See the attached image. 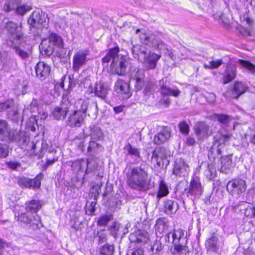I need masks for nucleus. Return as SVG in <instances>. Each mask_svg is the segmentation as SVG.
<instances>
[{"label": "nucleus", "mask_w": 255, "mask_h": 255, "mask_svg": "<svg viewBox=\"0 0 255 255\" xmlns=\"http://www.w3.org/2000/svg\"><path fill=\"white\" fill-rule=\"evenodd\" d=\"M119 47L111 49L102 58V62L105 66H108L111 62L112 72L119 75H123L127 72L128 61L125 57L119 54Z\"/></svg>", "instance_id": "20e7f679"}, {"label": "nucleus", "mask_w": 255, "mask_h": 255, "mask_svg": "<svg viewBox=\"0 0 255 255\" xmlns=\"http://www.w3.org/2000/svg\"><path fill=\"white\" fill-rule=\"evenodd\" d=\"M98 241L100 243H103L107 241V237L105 233H100L98 235Z\"/></svg>", "instance_id": "338daca9"}, {"label": "nucleus", "mask_w": 255, "mask_h": 255, "mask_svg": "<svg viewBox=\"0 0 255 255\" xmlns=\"http://www.w3.org/2000/svg\"><path fill=\"white\" fill-rule=\"evenodd\" d=\"M126 177L128 186L139 192H145L154 186V182L148 177L147 170L141 166L129 168Z\"/></svg>", "instance_id": "f257e3e1"}, {"label": "nucleus", "mask_w": 255, "mask_h": 255, "mask_svg": "<svg viewBox=\"0 0 255 255\" xmlns=\"http://www.w3.org/2000/svg\"><path fill=\"white\" fill-rule=\"evenodd\" d=\"M20 2L21 0H6L3 6V9L5 12L14 10Z\"/></svg>", "instance_id": "f704fd0d"}, {"label": "nucleus", "mask_w": 255, "mask_h": 255, "mask_svg": "<svg viewBox=\"0 0 255 255\" xmlns=\"http://www.w3.org/2000/svg\"><path fill=\"white\" fill-rule=\"evenodd\" d=\"M48 22L49 19L47 18V15L42 11L40 12L39 10L34 11L27 21L28 24L30 26L37 28L40 26L46 27Z\"/></svg>", "instance_id": "ddd939ff"}, {"label": "nucleus", "mask_w": 255, "mask_h": 255, "mask_svg": "<svg viewBox=\"0 0 255 255\" xmlns=\"http://www.w3.org/2000/svg\"><path fill=\"white\" fill-rule=\"evenodd\" d=\"M120 228V224L118 223H114L110 228L109 231L111 234L116 238L118 235L119 229Z\"/></svg>", "instance_id": "8fccbe9b"}, {"label": "nucleus", "mask_w": 255, "mask_h": 255, "mask_svg": "<svg viewBox=\"0 0 255 255\" xmlns=\"http://www.w3.org/2000/svg\"><path fill=\"white\" fill-rule=\"evenodd\" d=\"M163 206L164 212L168 215L176 213L178 208L177 203L172 200H166L164 202Z\"/></svg>", "instance_id": "2f4dec72"}, {"label": "nucleus", "mask_w": 255, "mask_h": 255, "mask_svg": "<svg viewBox=\"0 0 255 255\" xmlns=\"http://www.w3.org/2000/svg\"><path fill=\"white\" fill-rule=\"evenodd\" d=\"M165 243H171L173 248L171 252L174 255H192L191 251L186 246L187 240L184 237V232L181 229H174L172 232L166 234L163 237Z\"/></svg>", "instance_id": "f03ea898"}, {"label": "nucleus", "mask_w": 255, "mask_h": 255, "mask_svg": "<svg viewBox=\"0 0 255 255\" xmlns=\"http://www.w3.org/2000/svg\"><path fill=\"white\" fill-rule=\"evenodd\" d=\"M102 132L101 129L97 126H93L91 127L90 136L91 140H97L102 136Z\"/></svg>", "instance_id": "58836bf2"}, {"label": "nucleus", "mask_w": 255, "mask_h": 255, "mask_svg": "<svg viewBox=\"0 0 255 255\" xmlns=\"http://www.w3.org/2000/svg\"><path fill=\"white\" fill-rule=\"evenodd\" d=\"M76 84V80L74 78V75H70L69 76V82H68V90L73 88Z\"/></svg>", "instance_id": "680f3d73"}, {"label": "nucleus", "mask_w": 255, "mask_h": 255, "mask_svg": "<svg viewBox=\"0 0 255 255\" xmlns=\"http://www.w3.org/2000/svg\"><path fill=\"white\" fill-rule=\"evenodd\" d=\"M151 47L158 49H162L165 48L166 45L162 41L159 40L155 36V39L152 41Z\"/></svg>", "instance_id": "09e8293b"}, {"label": "nucleus", "mask_w": 255, "mask_h": 255, "mask_svg": "<svg viewBox=\"0 0 255 255\" xmlns=\"http://www.w3.org/2000/svg\"><path fill=\"white\" fill-rule=\"evenodd\" d=\"M96 204H97V203L95 201L91 202L90 203H88L86 204V212L87 214H88L89 215H92L94 213V212L96 210L95 206H96Z\"/></svg>", "instance_id": "49530a36"}, {"label": "nucleus", "mask_w": 255, "mask_h": 255, "mask_svg": "<svg viewBox=\"0 0 255 255\" xmlns=\"http://www.w3.org/2000/svg\"><path fill=\"white\" fill-rule=\"evenodd\" d=\"M179 128L182 133L187 134L189 133V126L185 122H181L179 124Z\"/></svg>", "instance_id": "864d4df0"}, {"label": "nucleus", "mask_w": 255, "mask_h": 255, "mask_svg": "<svg viewBox=\"0 0 255 255\" xmlns=\"http://www.w3.org/2000/svg\"><path fill=\"white\" fill-rule=\"evenodd\" d=\"M140 39L141 42L143 43V44L148 45L149 47H151L152 44V41L155 39V36L151 35L149 36L145 32V30L144 31H142V32L139 35Z\"/></svg>", "instance_id": "e433bc0d"}, {"label": "nucleus", "mask_w": 255, "mask_h": 255, "mask_svg": "<svg viewBox=\"0 0 255 255\" xmlns=\"http://www.w3.org/2000/svg\"><path fill=\"white\" fill-rule=\"evenodd\" d=\"M226 188L227 191L232 196H239L246 191V182L242 179H235L228 183Z\"/></svg>", "instance_id": "f8f14e48"}, {"label": "nucleus", "mask_w": 255, "mask_h": 255, "mask_svg": "<svg viewBox=\"0 0 255 255\" xmlns=\"http://www.w3.org/2000/svg\"><path fill=\"white\" fill-rule=\"evenodd\" d=\"M236 70L234 66L230 65L227 67L226 75L223 78V82L227 84L232 81L236 77Z\"/></svg>", "instance_id": "473e14b6"}, {"label": "nucleus", "mask_w": 255, "mask_h": 255, "mask_svg": "<svg viewBox=\"0 0 255 255\" xmlns=\"http://www.w3.org/2000/svg\"><path fill=\"white\" fill-rule=\"evenodd\" d=\"M115 91L120 94L124 99H128L132 95L129 84L124 80H119L115 85Z\"/></svg>", "instance_id": "a211bd4d"}, {"label": "nucleus", "mask_w": 255, "mask_h": 255, "mask_svg": "<svg viewBox=\"0 0 255 255\" xmlns=\"http://www.w3.org/2000/svg\"><path fill=\"white\" fill-rule=\"evenodd\" d=\"M221 164L220 171L225 174L230 173L233 167L231 155L221 157Z\"/></svg>", "instance_id": "c85d7f7f"}, {"label": "nucleus", "mask_w": 255, "mask_h": 255, "mask_svg": "<svg viewBox=\"0 0 255 255\" xmlns=\"http://www.w3.org/2000/svg\"><path fill=\"white\" fill-rule=\"evenodd\" d=\"M130 80L135 81L134 87L136 91H140L144 86L145 77L144 70L135 68L130 72Z\"/></svg>", "instance_id": "f3484780"}, {"label": "nucleus", "mask_w": 255, "mask_h": 255, "mask_svg": "<svg viewBox=\"0 0 255 255\" xmlns=\"http://www.w3.org/2000/svg\"><path fill=\"white\" fill-rule=\"evenodd\" d=\"M245 215L250 218L254 217L255 216V207L250 206L247 208Z\"/></svg>", "instance_id": "4d7b16f0"}, {"label": "nucleus", "mask_w": 255, "mask_h": 255, "mask_svg": "<svg viewBox=\"0 0 255 255\" xmlns=\"http://www.w3.org/2000/svg\"><path fill=\"white\" fill-rule=\"evenodd\" d=\"M170 137V132L167 128H164L162 130L154 136L153 142L155 144L159 145L164 143Z\"/></svg>", "instance_id": "bb28decb"}, {"label": "nucleus", "mask_w": 255, "mask_h": 255, "mask_svg": "<svg viewBox=\"0 0 255 255\" xmlns=\"http://www.w3.org/2000/svg\"><path fill=\"white\" fill-rule=\"evenodd\" d=\"M210 62L212 69L217 68L220 67L223 63V61L221 59L217 60L216 61L213 60Z\"/></svg>", "instance_id": "e2e57ef3"}, {"label": "nucleus", "mask_w": 255, "mask_h": 255, "mask_svg": "<svg viewBox=\"0 0 255 255\" xmlns=\"http://www.w3.org/2000/svg\"><path fill=\"white\" fill-rule=\"evenodd\" d=\"M109 91L108 85L100 81L95 84L94 87V93L98 97L102 99H106Z\"/></svg>", "instance_id": "a878e982"}, {"label": "nucleus", "mask_w": 255, "mask_h": 255, "mask_svg": "<svg viewBox=\"0 0 255 255\" xmlns=\"http://www.w3.org/2000/svg\"><path fill=\"white\" fill-rule=\"evenodd\" d=\"M128 255H144L143 249L141 248H134L129 250Z\"/></svg>", "instance_id": "6e6d98bb"}, {"label": "nucleus", "mask_w": 255, "mask_h": 255, "mask_svg": "<svg viewBox=\"0 0 255 255\" xmlns=\"http://www.w3.org/2000/svg\"><path fill=\"white\" fill-rule=\"evenodd\" d=\"M8 117L11 121L16 122L19 120V114L16 109H13L8 112Z\"/></svg>", "instance_id": "de8ad7c7"}, {"label": "nucleus", "mask_w": 255, "mask_h": 255, "mask_svg": "<svg viewBox=\"0 0 255 255\" xmlns=\"http://www.w3.org/2000/svg\"><path fill=\"white\" fill-rule=\"evenodd\" d=\"M14 102L12 100H8L4 102L0 103V112L4 111L13 107Z\"/></svg>", "instance_id": "a18cd8bd"}, {"label": "nucleus", "mask_w": 255, "mask_h": 255, "mask_svg": "<svg viewBox=\"0 0 255 255\" xmlns=\"http://www.w3.org/2000/svg\"><path fill=\"white\" fill-rule=\"evenodd\" d=\"M115 251L113 245L105 244L100 249L101 255H113Z\"/></svg>", "instance_id": "ea45409f"}, {"label": "nucleus", "mask_w": 255, "mask_h": 255, "mask_svg": "<svg viewBox=\"0 0 255 255\" xmlns=\"http://www.w3.org/2000/svg\"><path fill=\"white\" fill-rule=\"evenodd\" d=\"M6 164L8 168L13 170H16L17 168L20 167L21 166L20 163L13 161L6 162Z\"/></svg>", "instance_id": "052dcab7"}, {"label": "nucleus", "mask_w": 255, "mask_h": 255, "mask_svg": "<svg viewBox=\"0 0 255 255\" xmlns=\"http://www.w3.org/2000/svg\"><path fill=\"white\" fill-rule=\"evenodd\" d=\"M63 47V40L60 36L55 33H51L47 39H43L39 46L42 55H51L56 48Z\"/></svg>", "instance_id": "0eeeda50"}, {"label": "nucleus", "mask_w": 255, "mask_h": 255, "mask_svg": "<svg viewBox=\"0 0 255 255\" xmlns=\"http://www.w3.org/2000/svg\"><path fill=\"white\" fill-rule=\"evenodd\" d=\"M248 89L247 85L241 82L237 81L235 83L232 89V96L237 99L245 93Z\"/></svg>", "instance_id": "cd10ccee"}, {"label": "nucleus", "mask_w": 255, "mask_h": 255, "mask_svg": "<svg viewBox=\"0 0 255 255\" xmlns=\"http://www.w3.org/2000/svg\"><path fill=\"white\" fill-rule=\"evenodd\" d=\"M215 118L221 124L227 125L231 121V116L224 114H216Z\"/></svg>", "instance_id": "79ce46f5"}, {"label": "nucleus", "mask_w": 255, "mask_h": 255, "mask_svg": "<svg viewBox=\"0 0 255 255\" xmlns=\"http://www.w3.org/2000/svg\"><path fill=\"white\" fill-rule=\"evenodd\" d=\"M168 223L167 220L164 218H160L156 221L155 225V229L159 233H162L168 228Z\"/></svg>", "instance_id": "4c0bfd02"}, {"label": "nucleus", "mask_w": 255, "mask_h": 255, "mask_svg": "<svg viewBox=\"0 0 255 255\" xmlns=\"http://www.w3.org/2000/svg\"><path fill=\"white\" fill-rule=\"evenodd\" d=\"M68 112V110L66 107H56L52 112V116L56 120L64 119Z\"/></svg>", "instance_id": "72a5a7b5"}, {"label": "nucleus", "mask_w": 255, "mask_h": 255, "mask_svg": "<svg viewBox=\"0 0 255 255\" xmlns=\"http://www.w3.org/2000/svg\"><path fill=\"white\" fill-rule=\"evenodd\" d=\"M126 148L128 154L135 156H139V152L138 149L132 147L129 143L126 145Z\"/></svg>", "instance_id": "603ef678"}, {"label": "nucleus", "mask_w": 255, "mask_h": 255, "mask_svg": "<svg viewBox=\"0 0 255 255\" xmlns=\"http://www.w3.org/2000/svg\"><path fill=\"white\" fill-rule=\"evenodd\" d=\"M15 8L16 12L18 14L23 15L29 11L31 9V7L25 4L20 5L19 3Z\"/></svg>", "instance_id": "37998d69"}, {"label": "nucleus", "mask_w": 255, "mask_h": 255, "mask_svg": "<svg viewBox=\"0 0 255 255\" xmlns=\"http://www.w3.org/2000/svg\"><path fill=\"white\" fill-rule=\"evenodd\" d=\"M90 163L91 164L84 159L69 162V165L71 166L73 173L77 175H85L92 172L93 168L90 167ZM92 163L93 164V163L92 162Z\"/></svg>", "instance_id": "9b49d317"}, {"label": "nucleus", "mask_w": 255, "mask_h": 255, "mask_svg": "<svg viewBox=\"0 0 255 255\" xmlns=\"http://www.w3.org/2000/svg\"><path fill=\"white\" fill-rule=\"evenodd\" d=\"M186 143L188 145H193L195 143V139L193 137L191 136H188L187 138Z\"/></svg>", "instance_id": "774afa93"}, {"label": "nucleus", "mask_w": 255, "mask_h": 255, "mask_svg": "<svg viewBox=\"0 0 255 255\" xmlns=\"http://www.w3.org/2000/svg\"><path fill=\"white\" fill-rule=\"evenodd\" d=\"M89 52L88 50H80L76 52L73 58V70L75 72H78L80 69L84 66L89 60L90 58L88 57Z\"/></svg>", "instance_id": "2eb2a0df"}, {"label": "nucleus", "mask_w": 255, "mask_h": 255, "mask_svg": "<svg viewBox=\"0 0 255 255\" xmlns=\"http://www.w3.org/2000/svg\"><path fill=\"white\" fill-rule=\"evenodd\" d=\"M160 57V55L153 52L149 53L147 57L140 61L143 63L147 70H152L155 68L157 63Z\"/></svg>", "instance_id": "5701e85b"}, {"label": "nucleus", "mask_w": 255, "mask_h": 255, "mask_svg": "<svg viewBox=\"0 0 255 255\" xmlns=\"http://www.w3.org/2000/svg\"><path fill=\"white\" fill-rule=\"evenodd\" d=\"M189 167L184 161L181 159L176 160L173 168V174L178 177H185L188 175Z\"/></svg>", "instance_id": "412c9836"}, {"label": "nucleus", "mask_w": 255, "mask_h": 255, "mask_svg": "<svg viewBox=\"0 0 255 255\" xmlns=\"http://www.w3.org/2000/svg\"><path fill=\"white\" fill-rule=\"evenodd\" d=\"M8 245L7 243L0 239V255H3V250L6 248L8 247Z\"/></svg>", "instance_id": "69168bd1"}, {"label": "nucleus", "mask_w": 255, "mask_h": 255, "mask_svg": "<svg viewBox=\"0 0 255 255\" xmlns=\"http://www.w3.org/2000/svg\"><path fill=\"white\" fill-rule=\"evenodd\" d=\"M40 207L41 205L39 202L35 200L30 201L26 207V211L33 215L34 224L40 223V217L37 214V212Z\"/></svg>", "instance_id": "4be33fe9"}, {"label": "nucleus", "mask_w": 255, "mask_h": 255, "mask_svg": "<svg viewBox=\"0 0 255 255\" xmlns=\"http://www.w3.org/2000/svg\"><path fill=\"white\" fill-rule=\"evenodd\" d=\"M238 63L242 67L246 68L251 73L255 74V65L252 63L242 60H239Z\"/></svg>", "instance_id": "a19ab883"}, {"label": "nucleus", "mask_w": 255, "mask_h": 255, "mask_svg": "<svg viewBox=\"0 0 255 255\" xmlns=\"http://www.w3.org/2000/svg\"><path fill=\"white\" fill-rule=\"evenodd\" d=\"M129 240L130 242H136L137 243H145L146 241V239L144 237L143 239L137 237L134 234H131L129 236Z\"/></svg>", "instance_id": "5fc2aeb1"}, {"label": "nucleus", "mask_w": 255, "mask_h": 255, "mask_svg": "<svg viewBox=\"0 0 255 255\" xmlns=\"http://www.w3.org/2000/svg\"><path fill=\"white\" fill-rule=\"evenodd\" d=\"M29 137L24 131L10 129L8 123L0 119V140L8 142H15L19 145H24L29 141Z\"/></svg>", "instance_id": "7ed1b4c3"}, {"label": "nucleus", "mask_w": 255, "mask_h": 255, "mask_svg": "<svg viewBox=\"0 0 255 255\" xmlns=\"http://www.w3.org/2000/svg\"><path fill=\"white\" fill-rule=\"evenodd\" d=\"M203 191V187L197 177L193 178L189 186L185 189L187 197L191 199L199 198L202 194Z\"/></svg>", "instance_id": "1a4fd4ad"}, {"label": "nucleus", "mask_w": 255, "mask_h": 255, "mask_svg": "<svg viewBox=\"0 0 255 255\" xmlns=\"http://www.w3.org/2000/svg\"><path fill=\"white\" fill-rule=\"evenodd\" d=\"M166 78L161 79L158 82V86L154 79H149L144 83L143 93L145 94H153L157 89H159L161 95L164 96H173L177 97L180 93L178 89H172L167 85Z\"/></svg>", "instance_id": "39448f33"}, {"label": "nucleus", "mask_w": 255, "mask_h": 255, "mask_svg": "<svg viewBox=\"0 0 255 255\" xmlns=\"http://www.w3.org/2000/svg\"><path fill=\"white\" fill-rule=\"evenodd\" d=\"M34 68L36 77L41 81L46 79L51 71L50 66L44 62H38Z\"/></svg>", "instance_id": "aec40b11"}, {"label": "nucleus", "mask_w": 255, "mask_h": 255, "mask_svg": "<svg viewBox=\"0 0 255 255\" xmlns=\"http://www.w3.org/2000/svg\"><path fill=\"white\" fill-rule=\"evenodd\" d=\"M44 177V174L40 173L34 179L21 177L18 180V184L22 188L38 189L40 187L41 180Z\"/></svg>", "instance_id": "dca6fc26"}, {"label": "nucleus", "mask_w": 255, "mask_h": 255, "mask_svg": "<svg viewBox=\"0 0 255 255\" xmlns=\"http://www.w3.org/2000/svg\"><path fill=\"white\" fill-rule=\"evenodd\" d=\"M83 122L84 116L81 111L75 110L68 118V125L71 127H80Z\"/></svg>", "instance_id": "b1692460"}, {"label": "nucleus", "mask_w": 255, "mask_h": 255, "mask_svg": "<svg viewBox=\"0 0 255 255\" xmlns=\"http://www.w3.org/2000/svg\"><path fill=\"white\" fill-rule=\"evenodd\" d=\"M131 51L134 58H137L139 61H141L142 60V58L140 57L139 56V52L138 51V45L133 46V47L131 48Z\"/></svg>", "instance_id": "bf43d9fd"}, {"label": "nucleus", "mask_w": 255, "mask_h": 255, "mask_svg": "<svg viewBox=\"0 0 255 255\" xmlns=\"http://www.w3.org/2000/svg\"><path fill=\"white\" fill-rule=\"evenodd\" d=\"M138 51L139 52V56L142 58V59L147 57L149 53H148V50L144 46H138Z\"/></svg>", "instance_id": "13d9d810"}, {"label": "nucleus", "mask_w": 255, "mask_h": 255, "mask_svg": "<svg viewBox=\"0 0 255 255\" xmlns=\"http://www.w3.org/2000/svg\"><path fill=\"white\" fill-rule=\"evenodd\" d=\"M232 134L228 131L221 129L214 136L213 144L209 149L208 157L214 160L219 158L221 154V150L226 143L230 140Z\"/></svg>", "instance_id": "423d86ee"}, {"label": "nucleus", "mask_w": 255, "mask_h": 255, "mask_svg": "<svg viewBox=\"0 0 255 255\" xmlns=\"http://www.w3.org/2000/svg\"><path fill=\"white\" fill-rule=\"evenodd\" d=\"M14 39L7 40L6 44L12 48L19 57L23 60H26L29 58L31 55V47L29 46H25L23 40L16 41L14 42Z\"/></svg>", "instance_id": "6e6552de"}, {"label": "nucleus", "mask_w": 255, "mask_h": 255, "mask_svg": "<svg viewBox=\"0 0 255 255\" xmlns=\"http://www.w3.org/2000/svg\"><path fill=\"white\" fill-rule=\"evenodd\" d=\"M77 148L81 152L90 156H94L103 150L102 145L94 140H91L87 145L81 141L78 143Z\"/></svg>", "instance_id": "9d476101"}, {"label": "nucleus", "mask_w": 255, "mask_h": 255, "mask_svg": "<svg viewBox=\"0 0 255 255\" xmlns=\"http://www.w3.org/2000/svg\"><path fill=\"white\" fill-rule=\"evenodd\" d=\"M77 104L80 105L81 107L76 111H81L83 116L88 109L89 110L92 109L93 113H96L98 112V105L97 102H92L88 106L86 101L80 100L78 102Z\"/></svg>", "instance_id": "7c9ffc66"}, {"label": "nucleus", "mask_w": 255, "mask_h": 255, "mask_svg": "<svg viewBox=\"0 0 255 255\" xmlns=\"http://www.w3.org/2000/svg\"><path fill=\"white\" fill-rule=\"evenodd\" d=\"M17 220L26 224H29L33 228H38L39 224H34L33 215L31 214L28 211H26V213H21L20 215H18Z\"/></svg>", "instance_id": "c756f323"}, {"label": "nucleus", "mask_w": 255, "mask_h": 255, "mask_svg": "<svg viewBox=\"0 0 255 255\" xmlns=\"http://www.w3.org/2000/svg\"><path fill=\"white\" fill-rule=\"evenodd\" d=\"M167 154L164 148L155 149L152 152V159L156 162L158 166L164 164V161L166 160Z\"/></svg>", "instance_id": "393cba45"}, {"label": "nucleus", "mask_w": 255, "mask_h": 255, "mask_svg": "<svg viewBox=\"0 0 255 255\" xmlns=\"http://www.w3.org/2000/svg\"><path fill=\"white\" fill-rule=\"evenodd\" d=\"M8 146L6 144L0 143V157L5 158L8 155Z\"/></svg>", "instance_id": "3c124183"}, {"label": "nucleus", "mask_w": 255, "mask_h": 255, "mask_svg": "<svg viewBox=\"0 0 255 255\" xmlns=\"http://www.w3.org/2000/svg\"><path fill=\"white\" fill-rule=\"evenodd\" d=\"M5 29L9 34V37L7 40H13L16 41L23 40V35L21 31V26L10 21L5 24Z\"/></svg>", "instance_id": "4468645a"}, {"label": "nucleus", "mask_w": 255, "mask_h": 255, "mask_svg": "<svg viewBox=\"0 0 255 255\" xmlns=\"http://www.w3.org/2000/svg\"><path fill=\"white\" fill-rule=\"evenodd\" d=\"M194 131L198 140H204L210 135L209 126L205 123H197L194 127Z\"/></svg>", "instance_id": "6ab92c4d"}, {"label": "nucleus", "mask_w": 255, "mask_h": 255, "mask_svg": "<svg viewBox=\"0 0 255 255\" xmlns=\"http://www.w3.org/2000/svg\"><path fill=\"white\" fill-rule=\"evenodd\" d=\"M112 219L113 216L111 215H103L99 219L97 222V224L100 226H104Z\"/></svg>", "instance_id": "c03bdc74"}, {"label": "nucleus", "mask_w": 255, "mask_h": 255, "mask_svg": "<svg viewBox=\"0 0 255 255\" xmlns=\"http://www.w3.org/2000/svg\"><path fill=\"white\" fill-rule=\"evenodd\" d=\"M57 160V158H53L51 159H47L46 162L43 165V169L45 170L49 166L52 165Z\"/></svg>", "instance_id": "0e129e2a"}, {"label": "nucleus", "mask_w": 255, "mask_h": 255, "mask_svg": "<svg viewBox=\"0 0 255 255\" xmlns=\"http://www.w3.org/2000/svg\"><path fill=\"white\" fill-rule=\"evenodd\" d=\"M169 193L167 185L164 181L161 180L159 183V189L156 195V198L159 200L162 197L166 196Z\"/></svg>", "instance_id": "c9c22d12"}]
</instances>
